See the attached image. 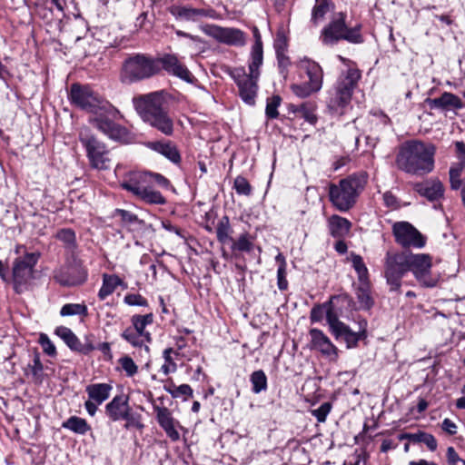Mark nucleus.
<instances>
[{"instance_id": "1", "label": "nucleus", "mask_w": 465, "mask_h": 465, "mask_svg": "<svg viewBox=\"0 0 465 465\" xmlns=\"http://www.w3.org/2000/svg\"><path fill=\"white\" fill-rule=\"evenodd\" d=\"M436 151V146L431 143L407 141L399 149L396 156L397 167L412 175L428 174L434 170Z\"/></svg>"}, {"instance_id": "2", "label": "nucleus", "mask_w": 465, "mask_h": 465, "mask_svg": "<svg viewBox=\"0 0 465 465\" xmlns=\"http://www.w3.org/2000/svg\"><path fill=\"white\" fill-rule=\"evenodd\" d=\"M136 113L151 127L170 136L173 133V120L169 115L163 92H153L133 99Z\"/></svg>"}, {"instance_id": "3", "label": "nucleus", "mask_w": 465, "mask_h": 465, "mask_svg": "<svg viewBox=\"0 0 465 465\" xmlns=\"http://www.w3.org/2000/svg\"><path fill=\"white\" fill-rule=\"evenodd\" d=\"M367 173H358L340 181L339 184H331L330 201L341 212L350 210L367 183Z\"/></svg>"}, {"instance_id": "4", "label": "nucleus", "mask_w": 465, "mask_h": 465, "mask_svg": "<svg viewBox=\"0 0 465 465\" xmlns=\"http://www.w3.org/2000/svg\"><path fill=\"white\" fill-rule=\"evenodd\" d=\"M346 15L338 13L332 20L323 27L321 33V40L325 45H334L341 40H346L352 44L363 42L360 33L361 25L349 28L346 25Z\"/></svg>"}, {"instance_id": "5", "label": "nucleus", "mask_w": 465, "mask_h": 465, "mask_svg": "<svg viewBox=\"0 0 465 465\" xmlns=\"http://www.w3.org/2000/svg\"><path fill=\"white\" fill-rule=\"evenodd\" d=\"M151 182V173L132 172L125 177L121 186L146 203L163 204L164 197L150 186Z\"/></svg>"}, {"instance_id": "6", "label": "nucleus", "mask_w": 465, "mask_h": 465, "mask_svg": "<svg viewBox=\"0 0 465 465\" xmlns=\"http://www.w3.org/2000/svg\"><path fill=\"white\" fill-rule=\"evenodd\" d=\"M160 69L157 60L138 54L124 61L121 78L124 83H134L152 77L158 74Z\"/></svg>"}, {"instance_id": "7", "label": "nucleus", "mask_w": 465, "mask_h": 465, "mask_svg": "<svg viewBox=\"0 0 465 465\" xmlns=\"http://www.w3.org/2000/svg\"><path fill=\"white\" fill-rule=\"evenodd\" d=\"M69 98L72 104L83 110L92 114H98L100 111L114 113V107L95 93L88 85L73 84L70 88Z\"/></svg>"}, {"instance_id": "8", "label": "nucleus", "mask_w": 465, "mask_h": 465, "mask_svg": "<svg viewBox=\"0 0 465 465\" xmlns=\"http://www.w3.org/2000/svg\"><path fill=\"white\" fill-rule=\"evenodd\" d=\"M298 67L302 73L306 74L308 81L292 84V93L298 97L305 98L320 91L323 82L322 66L315 61L304 57L299 61Z\"/></svg>"}, {"instance_id": "9", "label": "nucleus", "mask_w": 465, "mask_h": 465, "mask_svg": "<svg viewBox=\"0 0 465 465\" xmlns=\"http://www.w3.org/2000/svg\"><path fill=\"white\" fill-rule=\"evenodd\" d=\"M361 78V72L355 68H350L342 74L337 82L334 91L329 100V107L338 111L344 108L351 101L353 89Z\"/></svg>"}, {"instance_id": "10", "label": "nucleus", "mask_w": 465, "mask_h": 465, "mask_svg": "<svg viewBox=\"0 0 465 465\" xmlns=\"http://www.w3.org/2000/svg\"><path fill=\"white\" fill-rule=\"evenodd\" d=\"M260 67L261 66H256L255 68H252L249 62V74H246L243 67L234 68L230 73L232 78L238 86L240 97L249 105H253L255 104V97L258 91L257 81L260 77Z\"/></svg>"}, {"instance_id": "11", "label": "nucleus", "mask_w": 465, "mask_h": 465, "mask_svg": "<svg viewBox=\"0 0 465 465\" xmlns=\"http://www.w3.org/2000/svg\"><path fill=\"white\" fill-rule=\"evenodd\" d=\"M79 139L86 151L87 158L93 168L98 170L110 168L112 163L110 152L102 142L93 135H89L86 132H81Z\"/></svg>"}, {"instance_id": "12", "label": "nucleus", "mask_w": 465, "mask_h": 465, "mask_svg": "<svg viewBox=\"0 0 465 465\" xmlns=\"http://www.w3.org/2000/svg\"><path fill=\"white\" fill-rule=\"evenodd\" d=\"M409 272L407 252H387L384 264V276L391 291H399L401 279Z\"/></svg>"}, {"instance_id": "13", "label": "nucleus", "mask_w": 465, "mask_h": 465, "mask_svg": "<svg viewBox=\"0 0 465 465\" xmlns=\"http://www.w3.org/2000/svg\"><path fill=\"white\" fill-rule=\"evenodd\" d=\"M38 258V253L30 252L14 261L12 274L14 288L17 293H21L27 289L30 281L33 279L34 267Z\"/></svg>"}, {"instance_id": "14", "label": "nucleus", "mask_w": 465, "mask_h": 465, "mask_svg": "<svg viewBox=\"0 0 465 465\" xmlns=\"http://www.w3.org/2000/svg\"><path fill=\"white\" fill-rule=\"evenodd\" d=\"M409 271L412 272L416 280L424 287L436 286L438 276L431 273L432 261L429 254L407 252Z\"/></svg>"}, {"instance_id": "15", "label": "nucleus", "mask_w": 465, "mask_h": 465, "mask_svg": "<svg viewBox=\"0 0 465 465\" xmlns=\"http://www.w3.org/2000/svg\"><path fill=\"white\" fill-rule=\"evenodd\" d=\"M392 233L398 244L404 248H422L425 243L423 235L410 223L397 222L392 226Z\"/></svg>"}, {"instance_id": "16", "label": "nucleus", "mask_w": 465, "mask_h": 465, "mask_svg": "<svg viewBox=\"0 0 465 465\" xmlns=\"http://www.w3.org/2000/svg\"><path fill=\"white\" fill-rule=\"evenodd\" d=\"M153 409L156 415V420L166 436L172 441H178L180 440L179 430H183V427L173 418L172 411L166 407L156 404L153 406Z\"/></svg>"}, {"instance_id": "17", "label": "nucleus", "mask_w": 465, "mask_h": 465, "mask_svg": "<svg viewBox=\"0 0 465 465\" xmlns=\"http://www.w3.org/2000/svg\"><path fill=\"white\" fill-rule=\"evenodd\" d=\"M203 32L217 41L226 45L238 46H242L245 45L246 39L244 34L239 29L225 28L219 25H206L203 28Z\"/></svg>"}, {"instance_id": "18", "label": "nucleus", "mask_w": 465, "mask_h": 465, "mask_svg": "<svg viewBox=\"0 0 465 465\" xmlns=\"http://www.w3.org/2000/svg\"><path fill=\"white\" fill-rule=\"evenodd\" d=\"M116 114L117 111L115 109L114 113L112 114L100 111L98 114H94L95 116L91 120V122L98 130L109 138L121 140L125 136L126 130L109 119V116H114Z\"/></svg>"}, {"instance_id": "19", "label": "nucleus", "mask_w": 465, "mask_h": 465, "mask_svg": "<svg viewBox=\"0 0 465 465\" xmlns=\"http://www.w3.org/2000/svg\"><path fill=\"white\" fill-rule=\"evenodd\" d=\"M54 277L63 286H74L85 282L86 272L79 266L64 265L54 271Z\"/></svg>"}, {"instance_id": "20", "label": "nucleus", "mask_w": 465, "mask_h": 465, "mask_svg": "<svg viewBox=\"0 0 465 465\" xmlns=\"http://www.w3.org/2000/svg\"><path fill=\"white\" fill-rule=\"evenodd\" d=\"M157 62L158 64H161L163 69L169 74L176 76L188 83L193 81V74L175 54H164L157 60Z\"/></svg>"}, {"instance_id": "21", "label": "nucleus", "mask_w": 465, "mask_h": 465, "mask_svg": "<svg viewBox=\"0 0 465 465\" xmlns=\"http://www.w3.org/2000/svg\"><path fill=\"white\" fill-rule=\"evenodd\" d=\"M312 343L313 348L319 350L323 355L331 361H336L338 358V349L331 341V340L318 329H312L310 331Z\"/></svg>"}, {"instance_id": "22", "label": "nucleus", "mask_w": 465, "mask_h": 465, "mask_svg": "<svg viewBox=\"0 0 465 465\" xmlns=\"http://www.w3.org/2000/svg\"><path fill=\"white\" fill-rule=\"evenodd\" d=\"M131 411L128 403V398L124 395H118L105 405V414L112 421L121 420L126 418L127 411Z\"/></svg>"}, {"instance_id": "23", "label": "nucleus", "mask_w": 465, "mask_h": 465, "mask_svg": "<svg viewBox=\"0 0 465 465\" xmlns=\"http://www.w3.org/2000/svg\"><path fill=\"white\" fill-rule=\"evenodd\" d=\"M328 227L332 237L341 239L349 234L351 223L346 218L332 215L328 220Z\"/></svg>"}, {"instance_id": "24", "label": "nucleus", "mask_w": 465, "mask_h": 465, "mask_svg": "<svg viewBox=\"0 0 465 465\" xmlns=\"http://www.w3.org/2000/svg\"><path fill=\"white\" fill-rule=\"evenodd\" d=\"M430 107L432 108H454L460 109L463 106V104L460 97L457 95L445 92L440 97L434 98L429 101Z\"/></svg>"}, {"instance_id": "25", "label": "nucleus", "mask_w": 465, "mask_h": 465, "mask_svg": "<svg viewBox=\"0 0 465 465\" xmlns=\"http://www.w3.org/2000/svg\"><path fill=\"white\" fill-rule=\"evenodd\" d=\"M148 146L152 150L169 159L173 163H178L181 160L177 148L171 142H152L149 143Z\"/></svg>"}, {"instance_id": "26", "label": "nucleus", "mask_w": 465, "mask_h": 465, "mask_svg": "<svg viewBox=\"0 0 465 465\" xmlns=\"http://www.w3.org/2000/svg\"><path fill=\"white\" fill-rule=\"evenodd\" d=\"M112 390L113 387L108 383L90 384L85 389L89 399L97 404L105 401L109 398Z\"/></svg>"}, {"instance_id": "27", "label": "nucleus", "mask_w": 465, "mask_h": 465, "mask_svg": "<svg viewBox=\"0 0 465 465\" xmlns=\"http://www.w3.org/2000/svg\"><path fill=\"white\" fill-rule=\"evenodd\" d=\"M420 194L426 197L430 201H435L443 195V185L439 180L427 182L424 184L419 185L417 189Z\"/></svg>"}, {"instance_id": "28", "label": "nucleus", "mask_w": 465, "mask_h": 465, "mask_svg": "<svg viewBox=\"0 0 465 465\" xmlns=\"http://www.w3.org/2000/svg\"><path fill=\"white\" fill-rule=\"evenodd\" d=\"M54 334L61 338L64 343L73 351H84L83 344L71 329L65 326H58L54 330Z\"/></svg>"}, {"instance_id": "29", "label": "nucleus", "mask_w": 465, "mask_h": 465, "mask_svg": "<svg viewBox=\"0 0 465 465\" xmlns=\"http://www.w3.org/2000/svg\"><path fill=\"white\" fill-rule=\"evenodd\" d=\"M333 335L336 339H343L349 349L355 347L358 341L366 336L365 330L352 331L346 324L344 328H341Z\"/></svg>"}, {"instance_id": "30", "label": "nucleus", "mask_w": 465, "mask_h": 465, "mask_svg": "<svg viewBox=\"0 0 465 465\" xmlns=\"http://www.w3.org/2000/svg\"><path fill=\"white\" fill-rule=\"evenodd\" d=\"M122 284L123 281L117 275L104 274L103 284L98 292L99 299L104 301L111 295L119 285Z\"/></svg>"}, {"instance_id": "31", "label": "nucleus", "mask_w": 465, "mask_h": 465, "mask_svg": "<svg viewBox=\"0 0 465 465\" xmlns=\"http://www.w3.org/2000/svg\"><path fill=\"white\" fill-rule=\"evenodd\" d=\"M207 13L208 12L204 9H197L188 6H176L172 11V14L177 18L186 21H196L200 17L207 16Z\"/></svg>"}, {"instance_id": "32", "label": "nucleus", "mask_w": 465, "mask_h": 465, "mask_svg": "<svg viewBox=\"0 0 465 465\" xmlns=\"http://www.w3.org/2000/svg\"><path fill=\"white\" fill-rule=\"evenodd\" d=\"M400 440H409L412 442H423L431 451H434L438 446L435 437L423 431H419L417 433H403L400 435Z\"/></svg>"}, {"instance_id": "33", "label": "nucleus", "mask_w": 465, "mask_h": 465, "mask_svg": "<svg viewBox=\"0 0 465 465\" xmlns=\"http://www.w3.org/2000/svg\"><path fill=\"white\" fill-rule=\"evenodd\" d=\"M331 9L332 5L331 0H315V5L312 10L311 22L314 25H317Z\"/></svg>"}, {"instance_id": "34", "label": "nucleus", "mask_w": 465, "mask_h": 465, "mask_svg": "<svg viewBox=\"0 0 465 465\" xmlns=\"http://www.w3.org/2000/svg\"><path fill=\"white\" fill-rule=\"evenodd\" d=\"M153 322V314L145 315H134L132 317V323L134 330L140 333L145 340V341H151V334L145 331V327Z\"/></svg>"}, {"instance_id": "35", "label": "nucleus", "mask_w": 465, "mask_h": 465, "mask_svg": "<svg viewBox=\"0 0 465 465\" xmlns=\"http://www.w3.org/2000/svg\"><path fill=\"white\" fill-rule=\"evenodd\" d=\"M254 44L252 47L251 52V67L255 68L256 66H261L263 61V52H262V42L260 35V33L257 28H254Z\"/></svg>"}, {"instance_id": "36", "label": "nucleus", "mask_w": 465, "mask_h": 465, "mask_svg": "<svg viewBox=\"0 0 465 465\" xmlns=\"http://www.w3.org/2000/svg\"><path fill=\"white\" fill-rule=\"evenodd\" d=\"M275 262L278 263L277 270V286L281 291H286L289 283L287 281V262L282 253L279 252L275 257Z\"/></svg>"}, {"instance_id": "37", "label": "nucleus", "mask_w": 465, "mask_h": 465, "mask_svg": "<svg viewBox=\"0 0 465 465\" xmlns=\"http://www.w3.org/2000/svg\"><path fill=\"white\" fill-rule=\"evenodd\" d=\"M63 427L74 431V433L82 435L85 434L91 429V427L84 419L77 416H72L69 419H67L63 423Z\"/></svg>"}, {"instance_id": "38", "label": "nucleus", "mask_w": 465, "mask_h": 465, "mask_svg": "<svg viewBox=\"0 0 465 465\" xmlns=\"http://www.w3.org/2000/svg\"><path fill=\"white\" fill-rule=\"evenodd\" d=\"M350 261L351 265L358 275V280L360 282H365L368 281L369 273L368 269L363 262V259L361 255L351 253L350 256Z\"/></svg>"}, {"instance_id": "39", "label": "nucleus", "mask_w": 465, "mask_h": 465, "mask_svg": "<svg viewBox=\"0 0 465 465\" xmlns=\"http://www.w3.org/2000/svg\"><path fill=\"white\" fill-rule=\"evenodd\" d=\"M60 315L63 317L74 315L86 317L88 309L84 303H66L61 308Z\"/></svg>"}, {"instance_id": "40", "label": "nucleus", "mask_w": 465, "mask_h": 465, "mask_svg": "<svg viewBox=\"0 0 465 465\" xmlns=\"http://www.w3.org/2000/svg\"><path fill=\"white\" fill-rule=\"evenodd\" d=\"M250 381L252 386V391L256 394L267 389V377L262 370L253 371L251 374Z\"/></svg>"}, {"instance_id": "41", "label": "nucleus", "mask_w": 465, "mask_h": 465, "mask_svg": "<svg viewBox=\"0 0 465 465\" xmlns=\"http://www.w3.org/2000/svg\"><path fill=\"white\" fill-rule=\"evenodd\" d=\"M360 286L357 289L356 294L362 309H370L372 305V298L369 288L368 281L365 282H360Z\"/></svg>"}, {"instance_id": "42", "label": "nucleus", "mask_w": 465, "mask_h": 465, "mask_svg": "<svg viewBox=\"0 0 465 465\" xmlns=\"http://www.w3.org/2000/svg\"><path fill=\"white\" fill-rule=\"evenodd\" d=\"M292 111L299 114L301 117L304 118L312 124H315L317 121V117L314 113L315 106L313 104H302L300 106H292Z\"/></svg>"}, {"instance_id": "43", "label": "nucleus", "mask_w": 465, "mask_h": 465, "mask_svg": "<svg viewBox=\"0 0 465 465\" xmlns=\"http://www.w3.org/2000/svg\"><path fill=\"white\" fill-rule=\"evenodd\" d=\"M325 316L332 334H334L337 331L341 330V328H344L345 324L339 321L338 316L334 312L331 303H327Z\"/></svg>"}, {"instance_id": "44", "label": "nucleus", "mask_w": 465, "mask_h": 465, "mask_svg": "<svg viewBox=\"0 0 465 465\" xmlns=\"http://www.w3.org/2000/svg\"><path fill=\"white\" fill-rule=\"evenodd\" d=\"M216 235L220 242L225 243L230 238V224L228 217L221 219L216 227Z\"/></svg>"}, {"instance_id": "45", "label": "nucleus", "mask_w": 465, "mask_h": 465, "mask_svg": "<svg viewBox=\"0 0 465 465\" xmlns=\"http://www.w3.org/2000/svg\"><path fill=\"white\" fill-rule=\"evenodd\" d=\"M282 103V98L280 95H272L267 99L265 114L268 118L275 119L278 117V107Z\"/></svg>"}, {"instance_id": "46", "label": "nucleus", "mask_w": 465, "mask_h": 465, "mask_svg": "<svg viewBox=\"0 0 465 465\" xmlns=\"http://www.w3.org/2000/svg\"><path fill=\"white\" fill-rule=\"evenodd\" d=\"M122 337L134 347H141L143 343V341H145L139 332L131 327L125 329L123 331Z\"/></svg>"}, {"instance_id": "47", "label": "nucleus", "mask_w": 465, "mask_h": 465, "mask_svg": "<svg viewBox=\"0 0 465 465\" xmlns=\"http://www.w3.org/2000/svg\"><path fill=\"white\" fill-rule=\"evenodd\" d=\"M253 247L252 241L247 233L240 235L237 241L233 242L232 249L241 252H251Z\"/></svg>"}, {"instance_id": "48", "label": "nucleus", "mask_w": 465, "mask_h": 465, "mask_svg": "<svg viewBox=\"0 0 465 465\" xmlns=\"http://www.w3.org/2000/svg\"><path fill=\"white\" fill-rule=\"evenodd\" d=\"M165 391L169 392L173 398H178L183 395H193V390L188 384H182L179 386L172 384L170 387H165Z\"/></svg>"}, {"instance_id": "49", "label": "nucleus", "mask_w": 465, "mask_h": 465, "mask_svg": "<svg viewBox=\"0 0 465 465\" xmlns=\"http://www.w3.org/2000/svg\"><path fill=\"white\" fill-rule=\"evenodd\" d=\"M122 420H125L124 428L129 430L131 428H136L138 430H142L143 428V424L141 420V415L137 413H133L132 410L127 411L126 418H123Z\"/></svg>"}, {"instance_id": "50", "label": "nucleus", "mask_w": 465, "mask_h": 465, "mask_svg": "<svg viewBox=\"0 0 465 465\" xmlns=\"http://www.w3.org/2000/svg\"><path fill=\"white\" fill-rule=\"evenodd\" d=\"M463 170H464V168L458 166V165L450 167V183L451 189L458 190L460 188L461 183H462L460 176H461V173Z\"/></svg>"}, {"instance_id": "51", "label": "nucleus", "mask_w": 465, "mask_h": 465, "mask_svg": "<svg viewBox=\"0 0 465 465\" xmlns=\"http://www.w3.org/2000/svg\"><path fill=\"white\" fill-rule=\"evenodd\" d=\"M119 363L122 369L125 371L126 375L132 377L138 371V367L134 360L129 356H124L119 359Z\"/></svg>"}, {"instance_id": "52", "label": "nucleus", "mask_w": 465, "mask_h": 465, "mask_svg": "<svg viewBox=\"0 0 465 465\" xmlns=\"http://www.w3.org/2000/svg\"><path fill=\"white\" fill-rule=\"evenodd\" d=\"M233 188L238 194L250 195L252 187L249 182L242 176H237L234 180Z\"/></svg>"}, {"instance_id": "53", "label": "nucleus", "mask_w": 465, "mask_h": 465, "mask_svg": "<svg viewBox=\"0 0 465 465\" xmlns=\"http://www.w3.org/2000/svg\"><path fill=\"white\" fill-rule=\"evenodd\" d=\"M38 341L45 353L52 357L56 355L55 346L45 333L40 334Z\"/></svg>"}, {"instance_id": "54", "label": "nucleus", "mask_w": 465, "mask_h": 465, "mask_svg": "<svg viewBox=\"0 0 465 465\" xmlns=\"http://www.w3.org/2000/svg\"><path fill=\"white\" fill-rule=\"evenodd\" d=\"M331 410V404L330 402H323L318 409L312 410V414L317 419L319 422H325Z\"/></svg>"}, {"instance_id": "55", "label": "nucleus", "mask_w": 465, "mask_h": 465, "mask_svg": "<svg viewBox=\"0 0 465 465\" xmlns=\"http://www.w3.org/2000/svg\"><path fill=\"white\" fill-rule=\"evenodd\" d=\"M124 302L130 306H142L145 307L148 305L147 300L141 294L129 293L124 297Z\"/></svg>"}, {"instance_id": "56", "label": "nucleus", "mask_w": 465, "mask_h": 465, "mask_svg": "<svg viewBox=\"0 0 465 465\" xmlns=\"http://www.w3.org/2000/svg\"><path fill=\"white\" fill-rule=\"evenodd\" d=\"M56 237L58 240H60L61 242H64L65 244H67L69 246L73 245L75 241V234L74 232V231H72L71 229L60 230L57 232Z\"/></svg>"}, {"instance_id": "57", "label": "nucleus", "mask_w": 465, "mask_h": 465, "mask_svg": "<svg viewBox=\"0 0 465 465\" xmlns=\"http://www.w3.org/2000/svg\"><path fill=\"white\" fill-rule=\"evenodd\" d=\"M449 465H465V460L461 459L453 447H448L446 452Z\"/></svg>"}, {"instance_id": "58", "label": "nucleus", "mask_w": 465, "mask_h": 465, "mask_svg": "<svg viewBox=\"0 0 465 465\" xmlns=\"http://www.w3.org/2000/svg\"><path fill=\"white\" fill-rule=\"evenodd\" d=\"M115 213L121 217L122 222H124L126 224H133L138 222V217L129 211L117 209Z\"/></svg>"}, {"instance_id": "59", "label": "nucleus", "mask_w": 465, "mask_h": 465, "mask_svg": "<svg viewBox=\"0 0 465 465\" xmlns=\"http://www.w3.org/2000/svg\"><path fill=\"white\" fill-rule=\"evenodd\" d=\"M455 147L460 160V163L457 165L464 168L465 171V143L463 142H456Z\"/></svg>"}, {"instance_id": "60", "label": "nucleus", "mask_w": 465, "mask_h": 465, "mask_svg": "<svg viewBox=\"0 0 465 465\" xmlns=\"http://www.w3.org/2000/svg\"><path fill=\"white\" fill-rule=\"evenodd\" d=\"M326 308H327V303L314 307L311 312L312 321H314V322L321 321L322 318L323 317V315H325Z\"/></svg>"}, {"instance_id": "61", "label": "nucleus", "mask_w": 465, "mask_h": 465, "mask_svg": "<svg viewBox=\"0 0 465 465\" xmlns=\"http://www.w3.org/2000/svg\"><path fill=\"white\" fill-rule=\"evenodd\" d=\"M383 201L385 205L391 209H397L399 207L396 196L391 192H386L383 193Z\"/></svg>"}, {"instance_id": "62", "label": "nucleus", "mask_w": 465, "mask_h": 465, "mask_svg": "<svg viewBox=\"0 0 465 465\" xmlns=\"http://www.w3.org/2000/svg\"><path fill=\"white\" fill-rule=\"evenodd\" d=\"M279 45H276V54L279 66L286 69L290 64L289 57L285 55L284 52L279 50Z\"/></svg>"}, {"instance_id": "63", "label": "nucleus", "mask_w": 465, "mask_h": 465, "mask_svg": "<svg viewBox=\"0 0 465 465\" xmlns=\"http://www.w3.org/2000/svg\"><path fill=\"white\" fill-rule=\"evenodd\" d=\"M442 430L450 435H454L457 432V426L451 420L444 419L442 421Z\"/></svg>"}, {"instance_id": "64", "label": "nucleus", "mask_w": 465, "mask_h": 465, "mask_svg": "<svg viewBox=\"0 0 465 465\" xmlns=\"http://www.w3.org/2000/svg\"><path fill=\"white\" fill-rule=\"evenodd\" d=\"M43 370H44V366L40 361V357L38 354H36L33 360L32 373L35 376H37L42 373Z\"/></svg>"}]
</instances>
